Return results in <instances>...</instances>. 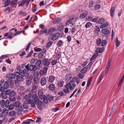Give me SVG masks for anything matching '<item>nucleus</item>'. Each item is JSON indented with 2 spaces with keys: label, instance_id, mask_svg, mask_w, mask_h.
<instances>
[{
  "label": "nucleus",
  "instance_id": "5701e85b",
  "mask_svg": "<svg viewBox=\"0 0 124 124\" xmlns=\"http://www.w3.org/2000/svg\"><path fill=\"white\" fill-rule=\"evenodd\" d=\"M100 31V29L99 27L96 26L95 27V29L94 31V33L96 34H98Z\"/></svg>",
  "mask_w": 124,
  "mask_h": 124
},
{
  "label": "nucleus",
  "instance_id": "8fccbe9b",
  "mask_svg": "<svg viewBox=\"0 0 124 124\" xmlns=\"http://www.w3.org/2000/svg\"><path fill=\"white\" fill-rule=\"evenodd\" d=\"M42 61L41 60H38L36 64L37 66H40V65L42 63Z\"/></svg>",
  "mask_w": 124,
  "mask_h": 124
},
{
  "label": "nucleus",
  "instance_id": "69168bd1",
  "mask_svg": "<svg viewBox=\"0 0 124 124\" xmlns=\"http://www.w3.org/2000/svg\"><path fill=\"white\" fill-rule=\"evenodd\" d=\"M11 90H8L5 91V93L6 95H9Z\"/></svg>",
  "mask_w": 124,
  "mask_h": 124
},
{
  "label": "nucleus",
  "instance_id": "c9c22d12",
  "mask_svg": "<svg viewBox=\"0 0 124 124\" xmlns=\"http://www.w3.org/2000/svg\"><path fill=\"white\" fill-rule=\"evenodd\" d=\"M101 39H100V38L98 39H97V40H96V43L97 45L98 46L100 44L101 42Z\"/></svg>",
  "mask_w": 124,
  "mask_h": 124
},
{
  "label": "nucleus",
  "instance_id": "e2e57ef3",
  "mask_svg": "<svg viewBox=\"0 0 124 124\" xmlns=\"http://www.w3.org/2000/svg\"><path fill=\"white\" fill-rule=\"evenodd\" d=\"M94 3L93 2V1H91L89 3V8H91L93 5Z\"/></svg>",
  "mask_w": 124,
  "mask_h": 124
},
{
  "label": "nucleus",
  "instance_id": "473e14b6",
  "mask_svg": "<svg viewBox=\"0 0 124 124\" xmlns=\"http://www.w3.org/2000/svg\"><path fill=\"white\" fill-rule=\"evenodd\" d=\"M10 2V0H6V1L5 2L4 5V7H6L8 6L9 5Z\"/></svg>",
  "mask_w": 124,
  "mask_h": 124
},
{
  "label": "nucleus",
  "instance_id": "9d476101",
  "mask_svg": "<svg viewBox=\"0 0 124 124\" xmlns=\"http://www.w3.org/2000/svg\"><path fill=\"white\" fill-rule=\"evenodd\" d=\"M28 103L30 104L31 107L33 108H34L35 106V103L33 100H29L28 101Z\"/></svg>",
  "mask_w": 124,
  "mask_h": 124
},
{
  "label": "nucleus",
  "instance_id": "c85d7f7f",
  "mask_svg": "<svg viewBox=\"0 0 124 124\" xmlns=\"http://www.w3.org/2000/svg\"><path fill=\"white\" fill-rule=\"evenodd\" d=\"M49 89L51 90H53L55 88V87L53 84H51L49 86Z\"/></svg>",
  "mask_w": 124,
  "mask_h": 124
},
{
  "label": "nucleus",
  "instance_id": "2f4dec72",
  "mask_svg": "<svg viewBox=\"0 0 124 124\" xmlns=\"http://www.w3.org/2000/svg\"><path fill=\"white\" fill-rule=\"evenodd\" d=\"M98 55V54L97 53L93 55L92 57L90 59V60L92 61L94 59L96 58Z\"/></svg>",
  "mask_w": 124,
  "mask_h": 124
},
{
  "label": "nucleus",
  "instance_id": "de8ad7c7",
  "mask_svg": "<svg viewBox=\"0 0 124 124\" xmlns=\"http://www.w3.org/2000/svg\"><path fill=\"white\" fill-rule=\"evenodd\" d=\"M87 70L86 68L85 67L83 68L81 70V72L82 73L84 74L85 73Z\"/></svg>",
  "mask_w": 124,
  "mask_h": 124
},
{
  "label": "nucleus",
  "instance_id": "58836bf2",
  "mask_svg": "<svg viewBox=\"0 0 124 124\" xmlns=\"http://www.w3.org/2000/svg\"><path fill=\"white\" fill-rule=\"evenodd\" d=\"M53 43V42L52 41H50L47 43L46 46V47H48L52 45Z\"/></svg>",
  "mask_w": 124,
  "mask_h": 124
},
{
  "label": "nucleus",
  "instance_id": "72a5a7b5",
  "mask_svg": "<svg viewBox=\"0 0 124 124\" xmlns=\"http://www.w3.org/2000/svg\"><path fill=\"white\" fill-rule=\"evenodd\" d=\"M20 103L19 101H16L14 103V104L15 106L17 108L20 106Z\"/></svg>",
  "mask_w": 124,
  "mask_h": 124
},
{
  "label": "nucleus",
  "instance_id": "e433bc0d",
  "mask_svg": "<svg viewBox=\"0 0 124 124\" xmlns=\"http://www.w3.org/2000/svg\"><path fill=\"white\" fill-rule=\"evenodd\" d=\"M16 114V113L14 111L10 112L9 113V115L10 116H14Z\"/></svg>",
  "mask_w": 124,
  "mask_h": 124
},
{
  "label": "nucleus",
  "instance_id": "49530a36",
  "mask_svg": "<svg viewBox=\"0 0 124 124\" xmlns=\"http://www.w3.org/2000/svg\"><path fill=\"white\" fill-rule=\"evenodd\" d=\"M1 95L2 97L4 99H5L7 98V97L6 96L7 95L4 93H1Z\"/></svg>",
  "mask_w": 124,
  "mask_h": 124
},
{
  "label": "nucleus",
  "instance_id": "052dcab7",
  "mask_svg": "<svg viewBox=\"0 0 124 124\" xmlns=\"http://www.w3.org/2000/svg\"><path fill=\"white\" fill-rule=\"evenodd\" d=\"M91 82L87 81V85L86 88V89H89V87L91 85Z\"/></svg>",
  "mask_w": 124,
  "mask_h": 124
},
{
  "label": "nucleus",
  "instance_id": "bb28decb",
  "mask_svg": "<svg viewBox=\"0 0 124 124\" xmlns=\"http://www.w3.org/2000/svg\"><path fill=\"white\" fill-rule=\"evenodd\" d=\"M33 121L32 119H30L27 120L23 122V124H29L31 121Z\"/></svg>",
  "mask_w": 124,
  "mask_h": 124
},
{
  "label": "nucleus",
  "instance_id": "f3484780",
  "mask_svg": "<svg viewBox=\"0 0 124 124\" xmlns=\"http://www.w3.org/2000/svg\"><path fill=\"white\" fill-rule=\"evenodd\" d=\"M104 47H103L101 48L98 47L97 48V49L96 52L97 53H101L102 52L104 49Z\"/></svg>",
  "mask_w": 124,
  "mask_h": 124
},
{
  "label": "nucleus",
  "instance_id": "338daca9",
  "mask_svg": "<svg viewBox=\"0 0 124 124\" xmlns=\"http://www.w3.org/2000/svg\"><path fill=\"white\" fill-rule=\"evenodd\" d=\"M30 95L31 94H28L27 95H26L24 96V98L26 100H27L28 98H29V97H30Z\"/></svg>",
  "mask_w": 124,
  "mask_h": 124
},
{
  "label": "nucleus",
  "instance_id": "412c9836",
  "mask_svg": "<svg viewBox=\"0 0 124 124\" xmlns=\"http://www.w3.org/2000/svg\"><path fill=\"white\" fill-rule=\"evenodd\" d=\"M63 45V42L62 41L60 40L58 41L57 44V45L58 47H60Z\"/></svg>",
  "mask_w": 124,
  "mask_h": 124
},
{
  "label": "nucleus",
  "instance_id": "f8f14e48",
  "mask_svg": "<svg viewBox=\"0 0 124 124\" xmlns=\"http://www.w3.org/2000/svg\"><path fill=\"white\" fill-rule=\"evenodd\" d=\"M72 78L71 74L68 73L65 76V79L67 80H69Z\"/></svg>",
  "mask_w": 124,
  "mask_h": 124
},
{
  "label": "nucleus",
  "instance_id": "f03ea898",
  "mask_svg": "<svg viewBox=\"0 0 124 124\" xmlns=\"http://www.w3.org/2000/svg\"><path fill=\"white\" fill-rule=\"evenodd\" d=\"M33 99L35 104L37 106L38 108L40 110L42 108L40 106V101L38 97L36 95H34Z\"/></svg>",
  "mask_w": 124,
  "mask_h": 124
},
{
  "label": "nucleus",
  "instance_id": "79ce46f5",
  "mask_svg": "<svg viewBox=\"0 0 124 124\" xmlns=\"http://www.w3.org/2000/svg\"><path fill=\"white\" fill-rule=\"evenodd\" d=\"M107 41L106 40H103L101 42V45L102 46H104L107 44Z\"/></svg>",
  "mask_w": 124,
  "mask_h": 124
},
{
  "label": "nucleus",
  "instance_id": "0e129e2a",
  "mask_svg": "<svg viewBox=\"0 0 124 124\" xmlns=\"http://www.w3.org/2000/svg\"><path fill=\"white\" fill-rule=\"evenodd\" d=\"M49 101H51L53 100L54 98L51 95H48L47 97Z\"/></svg>",
  "mask_w": 124,
  "mask_h": 124
},
{
  "label": "nucleus",
  "instance_id": "a18cd8bd",
  "mask_svg": "<svg viewBox=\"0 0 124 124\" xmlns=\"http://www.w3.org/2000/svg\"><path fill=\"white\" fill-rule=\"evenodd\" d=\"M15 106L14 104H10L9 106L8 109L9 110H11L14 108Z\"/></svg>",
  "mask_w": 124,
  "mask_h": 124
},
{
  "label": "nucleus",
  "instance_id": "2eb2a0df",
  "mask_svg": "<svg viewBox=\"0 0 124 124\" xmlns=\"http://www.w3.org/2000/svg\"><path fill=\"white\" fill-rule=\"evenodd\" d=\"M115 8L114 7H112L111 8L110 10V15L112 17L114 15V12L115 10Z\"/></svg>",
  "mask_w": 124,
  "mask_h": 124
},
{
  "label": "nucleus",
  "instance_id": "37998d69",
  "mask_svg": "<svg viewBox=\"0 0 124 124\" xmlns=\"http://www.w3.org/2000/svg\"><path fill=\"white\" fill-rule=\"evenodd\" d=\"M5 105V101L4 100H2L1 102V106L2 108H3Z\"/></svg>",
  "mask_w": 124,
  "mask_h": 124
},
{
  "label": "nucleus",
  "instance_id": "bf43d9fd",
  "mask_svg": "<svg viewBox=\"0 0 124 124\" xmlns=\"http://www.w3.org/2000/svg\"><path fill=\"white\" fill-rule=\"evenodd\" d=\"M91 82L87 81V85L86 88V89H89V87L91 85Z\"/></svg>",
  "mask_w": 124,
  "mask_h": 124
},
{
  "label": "nucleus",
  "instance_id": "4d7b16f0",
  "mask_svg": "<svg viewBox=\"0 0 124 124\" xmlns=\"http://www.w3.org/2000/svg\"><path fill=\"white\" fill-rule=\"evenodd\" d=\"M57 62V60H53L51 62V64L53 66L55 65Z\"/></svg>",
  "mask_w": 124,
  "mask_h": 124
},
{
  "label": "nucleus",
  "instance_id": "393cba45",
  "mask_svg": "<svg viewBox=\"0 0 124 124\" xmlns=\"http://www.w3.org/2000/svg\"><path fill=\"white\" fill-rule=\"evenodd\" d=\"M64 82L62 81H60L58 82L57 83L58 85L60 87H62L63 86Z\"/></svg>",
  "mask_w": 124,
  "mask_h": 124
},
{
  "label": "nucleus",
  "instance_id": "aec40b11",
  "mask_svg": "<svg viewBox=\"0 0 124 124\" xmlns=\"http://www.w3.org/2000/svg\"><path fill=\"white\" fill-rule=\"evenodd\" d=\"M103 73H101L99 78V79L98 81V84L101 82V80L102 79L103 76Z\"/></svg>",
  "mask_w": 124,
  "mask_h": 124
},
{
  "label": "nucleus",
  "instance_id": "20e7f679",
  "mask_svg": "<svg viewBox=\"0 0 124 124\" xmlns=\"http://www.w3.org/2000/svg\"><path fill=\"white\" fill-rule=\"evenodd\" d=\"M74 20V19H72L68 21L66 23V26H67L69 25L72 26L75 25V21Z\"/></svg>",
  "mask_w": 124,
  "mask_h": 124
},
{
  "label": "nucleus",
  "instance_id": "6ab92c4d",
  "mask_svg": "<svg viewBox=\"0 0 124 124\" xmlns=\"http://www.w3.org/2000/svg\"><path fill=\"white\" fill-rule=\"evenodd\" d=\"M115 43L117 47H118L120 45V42L118 40V39L117 37H116V38Z\"/></svg>",
  "mask_w": 124,
  "mask_h": 124
},
{
  "label": "nucleus",
  "instance_id": "3c124183",
  "mask_svg": "<svg viewBox=\"0 0 124 124\" xmlns=\"http://www.w3.org/2000/svg\"><path fill=\"white\" fill-rule=\"evenodd\" d=\"M33 75L35 77H37L39 75L38 72L37 71H34L33 73Z\"/></svg>",
  "mask_w": 124,
  "mask_h": 124
},
{
  "label": "nucleus",
  "instance_id": "680f3d73",
  "mask_svg": "<svg viewBox=\"0 0 124 124\" xmlns=\"http://www.w3.org/2000/svg\"><path fill=\"white\" fill-rule=\"evenodd\" d=\"M78 76L80 79H82L84 77V76L83 74L80 73L78 74Z\"/></svg>",
  "mask_w": 124,
  "mask_h": 124
},
{
  "label": "nucleus",
  "instance_id": "774afa93",
  "mask_svg": "<svg viewBox=\"0 0 124 124\" xmlns=\"http://www.w3.org/2000/svg\"><path fill=\"white\" fill-rule=\"evenodd\" d=\"M37 9V8L36 6H34V7L32 8V12H35L36 10Z\"/></svg>",
  "mask_w": 124,
  "mask_h": 124
},
{
  "label": "nucleus",
  "instance_id": "4468645a",
  "mask_svg": "<svg viewBox=\"0 0 124 124\" xmlns=\"http://www.w3.org/2000/svg\"><path fill=\"white\" fill-rule=\"evenodd\" d=\"M55 77L51 75L49 77V81L51 83H53L55 80Z\"/></svg>",
  "mask_w": 124,
  "mask_h": 124
},
{
  "label": "nucleus",
  "instance_id": "0eeeda50",
  "mask_svg": "<svg viewBox=\"0 0 124 124\" xmlns=\"http://www.w3.org/2000/svg\"><path fill=\"white\" fill-rule=\"evenodd\" d=\"M59 34L58 33H56L55 34H52L50 36L49 38L53 40H56L58 38Z\"/></svg>",
  "mask_w": 124,
  "mask_h": 124
},
{
  "label": "nucleus",
  "instance_id": "ea45409f",
  "mask_svg": "<svg viewBox=\"0 0 124 124\" xmlns=\"http://www.w3.org/2000/svg\"><path fill=\"white\" fill-rule=\"evenodd\" d=\"M43 101H44L46 104H47L48 102V101L47 97L46 96L44 95L43 96Z\"/></svg>",
  "mask_w": 124,
  "mask_h": 124
},
{
  "label": "nucleus",
  "instance_id": "cd10ccee",
  "mask_svg": "<svg viewBox=\"0 0 124 124\" xmlns=\"http://www.w3.org/2000/svg\"><path fill=\"white\" fill-rule=\"evenodd\" d=\"M18 0H15L12 1L11 3V6H13L17 4V1Z\"/></svg>",
  "mask_w": 124,
  "mask_h": 124
},
{
  "label": "nucleus",
  "instance_id": "864d4df0",
  "mask_svg": "<svg viewBox=\"0 0 124 124\" xmlns=\"http://www.w3.org/2000/svg\"><path fill=\"white\" fill-rule=\"evenodd\" d=\"M58 94L61 96H65V94H64V93L62 91L59 92L58 93Z\"/></svg>",
  "mask_w": 124,
  "mask_h": 124
},
{
  "label": "nucleus",
  "instance_id": "09e8293b",
  "mask_svg": "<svg viewBox=\"0 0 124 124\" xmlns=\"http://www.w3.org/2000/svg\"><path fill=\"white\" fill-rule=\"evenodd\" d=\"M4 86L5 89H7L8 87V83L6 82H5L4 84Z\"/></svg>",
  "mask_w": 124,
  "mask_h": 124
},
{
  "label": "nucleus",
  "instance_id": "ddd939ff",
  "mask_svg": "<svg viewBox=\"0 0 124 124\" xmlns=\"http://www.w3.org/2000/svg\"><path fill=\"white\" fill-rule=\"evenodd\" d=\"M34 83L38 84L39 83V79L37 77H35L33 78Z\"/></svg>",
  "mask_w": 124,
  "mask_h": 124
},
{
  "label": "nucleus",
  "instance_id": "4c0bfd02",
  "mask_svg": "<svg viewBox=\"0 0 124 124\" xmlns=\"http://www.w3.org/2000/svg\"><path fill=\"white\" fill-rule=\"evenodd\" d=\"M98 23L100 24H102L104 23V19L103 18H101L98 20Z\"/></svg>",
  "mask_w": 124,
  "mask_h": 124
},
{
  "label": "nucleus",
  "instance_id": "5fc2aeb1",
  "mask_svg": "<svg viewBox=\"0 0 124 124\" xmlns=\"http://www.w3.org/2000/svg\"><path fill=\"white\" fill-rule=\"evenodd\" d=\"M8 56L7 55H2L0 57V59L1 60H2L4 58H6L7 57H8Z\"/></svg>",
  "mask_w": 124,
  "mask_h": 124
},
{
  "label": "nucleus",
  "instance_id": "4be33fe9",
  "mask_svg": "<svg viewBox=\"0 0 124 124\" xmlns=\"http://www.w3.org/2000/svg\"><path fill=\"white\" fill-rule=\"evenodd\" d=\"M16 109L17 111L20 112L22 111L23 110V107L21 106H19L16 108Z\"/></svg>",
  "mask_w": 124,
  "mask_h": 124
},
{
  "label": "nucleus",
  "instance_id": "b1692460",
  "mask_svg": "<svg viewBox=\"0 0 124 124\" xmlns=\"http://www.w3.org/2000/svg\"><path fill=\"white\" fill-rule=\"evenodd\" d=\"M108 25V23H106L101 24L100 26V27L101 29H102L107 27Z\"/></svg>",
  "mask_w": 124,
  "mask_h": 124
},
{
  "label": "nucleus",
  "instance_id": "c756f323",
  "mask_svg": "<svg viewBox=\"0 0 124 124\" xmlns=\"http://www.w3.org/2000/svg\"><path fill=\"white\" fill-rule=\"evenodd\" d=\"M16 95V92L14 91H11L10 92L9 96L10 97H13Z\"/></svg>",
  "mask_w": 124,
  "mask_h": 124
},
{
  "label": "nucleus",
  "instance_id": "1a4fd4ad",
  "mask_svg": "<svg viewBox=\"0 0 124 124\" xmlns=\"http://www.w3.org/2000/svg\"><path fill=\"white\" fill-rule=\"evenodd\" d=\"M47 82L46 79L45 78H42L41 79L40 83L42 86L45 85L46 84Z\"/></svg>",
  "mask_w": 124,
  "mask_h": 124
},
{
  "label": "nucleus",
  "instance_id": "603ef678",
  "mask_svg": "<svg viewBox=\"0 0 124 124\" xmlns=\"http://www.w3.org/2000/svg\"><path fill=\"white\" fill-rule=\"evenodd\" d=\"M46 72L43 70L40 71L39 73L41 75H43L44 74H45Z\"/></svg>",
  "mask_w": 124,
  "mask_h": 124
},
{
  "label": "nucleus",
  "instance_id": "7ed1b4c3",
  "mask_svg": "<svg viewBox=\"0 0 124 124\" xmlns=\"http://www.w3.org/2000/svg\"><path fill=\"white\" fill-rule=\"evenodd\" d=\"M42 62L44 66L48 67L51 63V60L49 59L44 58L42 60Z\"/></svg>",
  "mask_w": 124,
  "mask_h": 124
},
{
  "label": "nucleus",
  "instance_id": "c03bdc74",
  "mask_svg": "<svg viewBox=\"0 0 124 124\" xmlns=\"http://www.w3.org/2000/svg\"><path fill=\"white\" fill-rule=\"evenodd\" d=\"M111 59H110L108 62V64L107 65L106 68H108V69H109V68L110 67L111 64Z\"/></svg>",
  "mask_w": 124,
  "mask_h": 124
},
{
  "label": "nucleus",
  "instance_id": "39448f33",
  "mask_svg": "<svg viewBox=\"0 0 124 124\" xmlns=\"http://www.w3.org/2000/svg\"><path fill=\"white\" fill-rule=\"evenodd\" d=\"M75 79V77H74L73 78V80H71L69 83L67 84H69V85L70 87H72L73 88V89L75 87L76 84H75V81L74 80Z\"/></svg>",
  "mask_w": 124,
  "mask_h": 124
},
{
  "label": "nucleus",
  "instance_id": "9b49d317",
  "mask_svg": "<svg viewBox=\"0 0 124 124\" xmlns=\"http://www.w3.org/2000/svg\"><path fill=\"white\" fill-rule=\"evenodd\" d=\"M8 110L7 109H4L2 110L1 116L3 117L6 115L8 113Z\"/></svg>",
  "mask_w": 124,
  "mask_h": 124
},
{
  "label": "nucleus",
  "instance_id": "6e6d98bb",
  "mask_svg": "<svg viewBox=\"0 0 124 124\" xmlns=\"http://www.w3.org/2000/svg\"><path fill=\"white\" fill-rule=\"evenodd\" d=\"M101 6L99 4H97L94 7V8L95 9H98L100 8Z\"/></svg>",
  "mask_w": 124,
  "mask_h": 124
},
{
  "label": "nucleus",
  "instance_id": "7c9ffc66",
  "mask_svg": "<svg viewBox=\"0 0 124 124\" xmlns=\"http://www.w3.org/2000/svg\"><path fill=\"white\" fill-rule=\"evenodd\" d=\"M17 80L19 81H23L24 80V79L22 77L20 76H18L16 78Z\"/></svg>",
  "mask_w": 124,
  "mask_h": 124
},
{
  "label": "nucleus",
  "instance_id": "f704fd0d",
  "mask_svg": "<svg viewBox=\"0 0 124 124\" xmlns=\"http://www.w3.org/2000/svg\"><path fill=\"white\" fill-rule=\"evenodd\" d=\"M9 103V100L7 99L6 100L5 102V107L7 108L8 106Z\"/></svg>",
  "mask_w": 124,
  "mask_h": 124
},
{
  "label": "nucleus",
  "instance_id": "f257e3e1",
  "mask_svg": "<svg viewBox=\"0 0 124 124\" xmlns=\"http://www.w3.org/2000/svg\"><path fill=\"white\" fill-rule=\"evenodd\" d=\"M6 77L8 79V82L9 83L10 86L11 87H12L13 86V83L12 82V79L15 78V75L9 73L7 75Z\"/></svg>",
  "mask_w": 124,
  "mask_h": 124
},
{
  "label": "nucleus",
  "instance_id": "423d86ee",
  "mask_svg": "<svg viewBox=\"0 0 124 124\" xmlns=\"http://www.w3.org/2000/svg\"><path fill=\"white\" fill-rule=\"evenodd\" d=\"M69 84H66L65 85V88L63 89V91L66 93H68L70 91L69 90V89L70 90H72L73 89V88L72 87H70V86L68 85Z\"/></svg>",
  "mask_w": 124,
  "mask_h": 124
},
{
  "label": "nucleus",
  "instance_id": "a211bd4d",
  "mask_svg": "<svg viewBox=\"0 0 124 124\" xmlns=\"http://www.w3.org/2000/svg\"><path fill=\"white\" fill-rule=\"evenodd\" d=\"M87 14V12H83L80 16V18L83 19L84 18Z\"/></svg>",
  "mask_w": 124,
  "mask_h": 124
},
{
  "label": "nucleus",
  "instance_id": "13d9d810",
  "mask_svg": "<svg viewBox=\"0 0 124 124\" xmlns=\"http://www.w3.org/2000/svg\"><path fill=\"white\" fill-rule=\"evenodd\" d=\"M34 84L32 87V89L33 90H35L38 87L37 84L34 83Z\"/></svg>",
  "mask_w": 124,
  "mask_h": 124
},
{
  "label": "nucleus",
  "instance_id": "a878e982",
  "mask_svg": "<svg viewBox=\"0 0 124 124\" xmlns=\"http://www.w3.org/2000/svg\"><path fill=\"white\" fill-rule=\"evenodd\" d=\"M26 2V1L25 0H22V1L20 2V3L18 4V6H23L24 5L25 3Z\"/></svg>",
  "mask_w": 124,
  "mask_h": 124
},
{
  "label": "nucleus",
  "instance_id": "dca6fc26",
  "mask_svg": "<svg viewBox=\"0 0 124 124\" xmlns=\"http://www.w3.org/2000/svg\"><path fill=\"white\" fill-rule=\"evenodd\" d=\"M38 94L40 99H42L44 96L42 91L41 90H39L38 91Z\"/></svg>",
  "mask_w": 124,
  "mask_h": 124
},
{
  "label": "nucleus",
  "instance_id": "a19ab883",
  "mask_svg": "<svg viewBox=\"0 0 124 124\" xmlns=\"http://www.w3.org/2000/svg\"><path fill=\"white\" fill-rule=\"evenodd\" d=\"M92 25L91 23L90 22L87 23L85 25V27L86 28L90 27Z\"/></svg>",
  "mask_w": 124,
  "mask_h": 124
},
{
  "label": "nucleus",
  "instance_id": "6e6552de",
  "mask_svg": "<svg viewBox=\"0 0 124 124\" xmlns=\"http://www.w3.org/2000/svg\"><path fill=\"white\" fill-rule=\"evenodd\" d=\"M102 33L105 35H108L110 33V31L107 29L104 28L101 30Z\"/></svg>",
  "mask_w": 124,
  "mask_h": 124
}]
</instances>
